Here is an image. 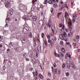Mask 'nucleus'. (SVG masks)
<instances>
[{
    "mask_svg": "<svg viewBox=\"0 0 80 80\" xmlns=\"http://www.w3.org/2000/svg\"><path fill=\"white\" fill-rule=\"evenodd\" d=\"M19 9L20 11L21 12H26L27 9H26V7H25V5L20 4L19 6Z\"/></svg>",
    "mask_w": 80,
    "mask_h": 80,
    "instance_id": "f257e3e1",
    "label": "nucleus"
},
{
    "mask_svg": "<svg viewBox=\"0 0 80 80\" xmlns=\"http://www.w3.org/2000/svg\"><path fill=\"white\" fill-rule=\"evenodd\" d=\"M30 32L29 28L27 27H25L23 30V32L24 33L27 34Z\"/></svg>",
    "mask_w": 80,
    "mask_h": 80,
    "instance_id": "f03ea898",
    "label": "nucleus"
},
{
    "mask_svg": "<svg viewBox=\"0 0 80 80\" xmlns=\"http://www.w3.org/2000/svg\"><path fill=\"white\" fill-rule=\"evenodd\" d=\"M10 30L11 31V32H13V31H15V30H16V27L15 26L12 27H10Z\"/></svg>",
    "mask_w": 80,
    "mask_h": 80,
    "instance_id": "7ed1b4c3",
    "label": "nucleus"
},
{
    "mask_svg": "<svg viewBox=\"0 0 80 80\" xmlns=\"http://www.w3.org/2000/svg\"><path fill=\"white\" fill-rule=\"evenodd\" d=\"M47 26H48L49 28H50V27H51V25H52V22H51V21L50 20H49L48 24H47Z\"/></svg>",
    "mask_w": 80,
    "mask_h": 80,
    "instance_id": "20e7f679",
    "label": "nucleus"
},
{
    "mask_svg": "<svg viewBox=\"0 0 80 80\" xmlns=\"http://www.w3.org/2000/svg\"><path fill=\"white\" fill-rule=\"evenodd\" d=\"M9 15L12 16L13 15V10L12 9H9Z\"/></svg>",
    "mask_w": 80,
    "mask_h": 80,
    "instance_id": "39448f33",
    "label": "nucleus"
},
{
    "mask_svg": "<svg viewBox=\"0 0 80 80\" xmlns=\"http://www.w3.org/2000/svg\"><path fill=\"white\" fill-rule=\"evenodd\" d=\"M10 2H9L5 6L6 8H10Z\"/></svg>",
    "mask_w": 80,
    "mask_h": 80,
    "instance_id": "423d86ee",
    "label": "nucleus"
},
{
    "mask_svg": "<svg viewBox=\"0 0 80 80\" xmlns=\"http://www.w3.org/2000/svg\"><path fill=\"white\" fill-rule=\"evenodd\" d=\"M22 55L24 57H26V56L27 55V53L25 52H23L22 53Z\"/></svg>",
    "mask_w": 80,
    "mask_h": 80,
    "instance_id": "0eeeda50",
    "label": "nucleus"
},
{
    "mask_svg": "<svg viewBox=\"0 0 80 80\" xmlns=\"http://www.w3.org/2000/svg\"><path fill=\"white\" fill-rule=\"evenodd\" d=\"M29 37V38H32L33 36H32V33L31 32H30L28 34Z\"/></svg>",
    "mask_w": 80,
    "mask_h": 80,
    "instance_id": "6e6552de",
    "label": "nucleus"
},
{
    "mask_svg": "<svg viewBox=\"0 0 80 80\" xmlns=\"http://www.w3.org/2000/svg\"><path fill=\"white\" fill-rule=\"evenodd\" d=\"M32 18L34 21H36L37 19V18L36 16H34L32 17Z\"/></svg>",
    "mask_w": 80,
    "mask_h": 80,
    "instance_id": "1a4fd4ad",
    "label": "nucleus"
},
{
    "mask_svg": "<svg viewBox=\"0 0 80 80\" xmlns=\"http://www.w3.org/2000/svg\"><path fill=\"white\" fill-rule=\"evenodd\" d=\"M26 42H27V40H26L25 39H23L22 41V42L23 43H26Z\"/></svg>",
    "mask_w": 80,
    "mask_h": 80,
    "instance_id": "9d476101",
    "label": "nucleus"
},
{
    "mask_svg": "<svg viewBox=\"0 0 80 80\" xmlns=\"http://www.w3.org/2000/svg\"><path fill=\"white\" fill-rule=\"evenodd\" d=\"M63 36L64 37H66L67 36V33L65 32L64 31L63 32Z\"/></svg>",
    "mask_w": 80,
    "mask_h": 80,
    "instance_id": "9b49d317",
    "label": "nucleus"
},
{
    "mask_svg": "<svg viewBox=\"0 0 80 80\" xmlns=\"http://www.w3.org/2000/svg\"><path fill=\"white\" fill-rule=\"evenodd\" d=\"M65 16H64L65 17H67L69 16V15L68 14V13H67V12H66L65 13Z\"/></svg>",
    "mask_w": 80,
    "mask_h": 80,
    "instance_id": "f8f14e48",
    "label": "nucleus"
},
{
    "mask_svg": "<svg viewBox=\"0 0 80 80\" xmlns=\"http://www.w3.org/2000/svg\"><path fill=\"white\" fill-rule=\"evenodd\" d=\"M70 66H71V67H72L74 69H75V67H74V65H73V63H71L70 64Z\"/></svg>",
    "mask_w": 80,
    "mask_h": 80,
    "instance_id": "ddd939ff",
    "label": "nucleus"
},
{
    "mask_svg": "<svg viewBox=\"0 0 80 80\" xmlns=\"http://www.w3.org/2000/svg\"><path fill=\"white\" fill-rule=\"evenodd\" d=\"M61 50L63 53H65V48H61Z\"/></svg>",
    "mask_w": 80,
    "mask_h": 80,
    "instance_id": "4468645a",
    "label": "nucleus"
},
{
    "mask_svg": "<svg viewBox=\"0 0 80 80\" xmlns=\"http://www.w3.org/2000/svg\"><path fill=\"white\" fill-rule=\"evenodd\" d=\"M48 2L49 3V4H53V1L51 0H50L48 1Z\"/></svg>",
    "mask_w": 80,
    "mask_h": 80,
    "instance_id": "2eb2a0df",
    "label": "nucleus"
},
{
    "mask_svg": "<svg viewBox=\"0 0 80 80\" xmlns=\"http://www.w3.org/2000/svg\"><path fill=\"white\" fill-rule=\"evenodd\" d=\"M51 29L53 33H54V32H55V30L54 29V27H52L51 28Z\"/></svg>",
    "mask_w": 80,
    "mask_h": 80,
    "instance_id": "dca6fc26",
    "label": "nucleus"
},
{
    "mask_svg": "<svg viewBox=\"0 0 80 80\" xmlns=\"http://www.w3.org/2000/svg\"><path fill=\"white\" fill-rule=\"evenodd\" d=\"M39 77L41 79H43V76L41 74H39Z\"/></svg>",
    "mask_w": 80,
    "mask_h": 80,
    "instance_id": "f3484780",
    "label": "nucleus"
},
{
    "mask_svg": "<svg viewBox=\"0 0 80 80\" xmlns=\"http://www.w3.org/2000/svg\"><path fill=\"white\" fill-rule=\"evenodd\" d=\"M54 55L56 57H60V55H59V54H57L56 53L54 54Z\"/></svg>",
    "mask_w": 80,
    "mask_h": 80,
    "instance_id": "a211bd4d",
    "label": "nucleus"
},
{
    "mask_svg": "<svg viewBox=\"0 0 80 80\" xmlns=\"http://www.w3.org/2000/svg\"><path fill=\"white\" fill-rule=\"evenodd\" d=\"M73 17V18H76L77 17V15H76V14L75 13H74L72 15Z\"/></svg>",
    "mask_w": 80,
    "mask_h": 80,
    "instance_id": "6ab92c4d",
    "label": "nucleus"
},
{
    "mask_svg": "<svg viewBox=\"0 0 80 80\" xmlns=\"http://www.w3.org/2000/svg\"><path fill=\"white\" fill-rule=\"evenodd\" d=\"M37 0H34V1H32V3L33 5H35V2H37Z\"/></svg>",
    "mask_w": 80,
    "mask_h": 80,
    "instance_id": "aec40b11",
    "label": "nucleus"
},
{
    "mask_svg": "<svg viewBox=\"0 0 80 80\" xmlns=\"http://www.w3.org/2000/svg\"><path fill=\"white\" fill-rule=\"evenodd\" d=\"M66 55L68 57H69V58H71V56H70V55H69L68 53H67L66 54Z\"/></svg>",
    "mask_w": 80,
    "mask_h": 80,
    "instance_id": "412c9836",
    "label": "nucleus"
},
{
    "mask_svg": "<svg viewBox=\"0 0 80 80\" xmlns=\"http://www.w3.org/2000/svg\"><path fill=\"white\" fill-rule=\"evenodd\" d=\"M63 6H61L60 8L59 9V10H63Z\"/></svg>",
    "mask_w": 80,
    "mask_h": 80,
    "instance_id": "4be33fe9",
    "label": "nucleus"
},
{
    "mask_svg": "<svg viewBox=\"0 0 80 80\" xmlns=\"http://www.w3.org/2000/svg\"><path fill=\"white\" fill-rule=\"evenodd\" d=\"M33 68H29V71H32V70H33Z\"/></svg>",
    "mask_w": 80,
    "mask_h": 80,
    "instance_id": "5701e85b",
    "label": "nucleus"
},
{
    "mask_svg": "<svg viewBox=\"0 0 80 80\" xmlns=\"http://www.w3.org/2000/svg\"><path fill=\"white\" fill-rule=\"evenodd\" d=\"M47 37L48 39H50V35H48V36L47 35Z\"/></svg>",
    "mask_w": 80,
    "mask_h": 80,
    "instance_id": "b1692460",
    "label": "nucleus"
},
{
    "mask_svg": "<svg viewBox=\"0 0 80 80\" xmlns=\"http://www.w3.org/2000/svg\"><path fill=\"white\" fill-rule=\"evenodd\" d=\"M50 11L51 13H53V8H51Z\"/></svg>",
    "mask_w": 80,
    "mask_h": 80,
    "instance_id": "393cba45",
    "label": "nucleus"
},
{
    "mask_svg": "<svg viewBox=\"0 0 80 80\" xmlns=\"http://www.w3.org/2000/svg\"><path fill=\"white\" fill-rule=\"evenodd\" d=\"M32 26L33 27H34L35 25V22L34 21H32Z\"/></svg>",
    "mask_w": 80,
    "mask_h": 80,
    "instance_id": "a878e982",
    "label": "nucleus"
},
{
    "mask_svg": "<svg viewBox=\"0 0 80 80\" xmlns=\"http://www.w3.org/2000/svg\"><path fill=\"white\" fill-rule=\"evenodd\" d=\"M25 60H26V61H30V59L28 58H25Z\"/></svg>",
    "mask_w": 80,
    "mask_h": 80,
    "instance_id": "bb28decb",
    "label": "nucleus"
},
{
    "mask_svg": "<svg viewBox=\"0 0 80 80\" xmlns=\"http://www.w3.org/2000/svg\"><path fill=\"white\" fill-rule=\"evenodd\" d=\"M48 75L49 77H51V72H48Z\"/></svg>",
    "mask_w": 80,
    "mask_h": 80,
    "instance_id": "cd10ccee",
    "label": "nucleus"
},
{
    "mask_svg": "<svg viewBox=\"0 0 80 80\" xmlns=\"http://www.w3.org/2000/svg\"><path fill=\"white\" fill-rule=\"evenodd\" d=\"M3 69L5 70L6 69V66H4L2 67Z\"/></svg>",
    "mask_w": 80,
    "mask_h": 80,
    "instance_id": "c85d7f7f",
    "label": "nucleus"
},
{
    "mask_svg": "<svg viewBox=\"0 0 80 80\" xmlns=\"http://www.w3.org/2000/svg\"><path fill=\"white\" fill-rule=\"evenodd\" d=\"M69 72H66V76H67V77H68V76L69 75Z\"/></svg>",
    "mask_w": 80,
    "mask_h": 80,
    "instance_id": "c756f323",
    "label": "nucleus"
},
{
    "mask_svg": "<svg viewBox=\"0 0 80 80\" xmlns=\"http://www.w3.org/2000/svg\"><path fill=\"white\" fill-rule=\"evenodd\" d=\"M42 38H44V33H42Z\"/></svg>",
    "mask_w": 80,
    "mask_h": 80,
    "instance_id": "7c9ffc66",
    "label": "nucleus"
},
{
    "mask_svg": "<svg viewBox=\"0 0 80 80\" xmlns=\"http://www.w3.org/2000/svg\"><path fill=\"white\" fill-rule=\"evenodd\" d=\"M47 1L48 0H45L44 1V4H47Z\"/></svg>",
    "mask_w": 80,
    "mask_h": 80,
    "instance_id": "2f4dec72",
    "label": "nucleus"
},
{
    "mask_svg": "<svg viewBox=\"0 0 80 80\" xmlns=\"http://www.w3.org/2000/svg\"><path fill=\"white\" fill-rule=\"evenodd\" d=\"M63 37V35H62V34H60L59 35V37L61 39L62 37Z\"/></svg>",
    "mask_w": 80,
    "mask_h": 80,
    "instance_id": "473e14b6",
    "label": "nucleus"
},
{
    "mask_svg": "<svg viewBox=\"0 0 80 80\" xmlns=\"http://www.w3.org/2000/svg\"><path fill=\"white\" fill-rule=\"evenodd\" d=\"M76 38L77 39H79L80 38V36L79 35H77V36L76 37Z\"/></svg>",
    "mask_w": 80,
    "mask_h": 80,
    "instance_id": "72a5a7b5",
    "label": "nucleus"
},
{
    "mask_svg": "<svg viewBox=\"0 0 80 80\" xmlns=\"http://www.w3.org/2000/svg\"><path fill=\"white\" fill-rule=\"evenodd\" d=\"M70 32V33H72H72H73V30L71 29Z\"/></svg>",
    "mask_w": 80,
    "mask_h": 80,
    "instance_id": "f704fd0d",
    "label": "nucleus"
},
{
    "mask_svg": "<svg viewBox=\"0 0 80 80\" xmlns=\"http://www.w3.org/2000/svg\"><path fill=\"white\" fill-rule=\"evenodd\" d=\"M20 14L21 13L20 12H18L17 13V15H18V16H20Z\"/></svg>",
    "mask_w": 80,
    "mask_h": 80,
    "instance_id": "c9c22d12",
    "label": "nucleus"
},
{
    "mask_svg": "<svg viewBox=\"0 0 80 80\" xmlns=\"http://www.w3.org/2000/svg\"><path fill=\"white\" fill-rule=\"evenodd\" d=\"M62 68H65V63H63V64L62 66Z\"/></svg>",
    "mask_w": 80,
    "mask_h": 80,
    "instance_id": "e433bc0d",
    "label": "nucleus"
},
{
    "mask_svg": "<svg viewBox=\"0 0 80 80\" xmlns=\"http://www.w3.org/2000/svg\"><path fill=\"white\" fill-rule=\"evenodd\" d=\"M70 65H68L67 66V67L68 68H70Z\"/></svg>",
    "mask_w": 80,
    "mask_h": 80,
    "instance_id": "4c0bfd02",
    "label": "nucleus"
},
{
    "mask_svg": "<svg viewBox=\"0 0 80 80\" xmlns=\"http://www.w3.org/2000/svg\"><path fill=\"white\" fill-rule=\"evenodd\" d=\"M65 6L66 8H68V7L67 6V4H65Z\"/></svg>",
    "mask_w": 80,
    "mask_h": 80,
    "instance_id": "58836bf2",
    "label": "nucleus"
},
{
    "mask_svg": "<svg viewBox=\"0 0 80 80\" xmlns=\"http://www.w3.org/2000/svg\"><path fill=\"white\" fill-rule=\"evenodd\" d=\"M72 21L73 22H75V19H74V18L72 19Z\"/></svg>",
    "mask_w": 80,
    "mask_h": 80,
    "instance_id": "ea45409f",
    "label": "nucleus"
},
{
    "mask_svg": "<svg viewBox=\"0 0 80 80\" xmlns=\"http://www.w3.org/2000/svg\"><path fill=\"white\" fill-rule=\"evenodd\" d=\"M68 24H70V25H72V22L70 21H69L68 22Z\"/></svg>",
    "mask_w": 80,
    "mask_h": 80,
    "instance_id": "a19ab883",
    "label": "nucleus"
},
{
    "mask_svg": "<svg viewBox=\"0 0 80 80\" xmlns=\"http://www.w3.org/2000/svg\"><path fill=\"white\" fill-rule=\"evenodd\" d=\"M53 6L55 8L56 7H57V5L54 4Z\"/></svg>",
    "mask_w": 80,
    "mask_h": 80,
    "instance_id": "79ce46f5",
    "label": "nucleus"
},
{
    "mask_svg": "<svg viewBox=\"0 0 80 80\" xmlns=\"http://www.w3.org/2000/svg\"><path fill=\"white\" fill-rule=\"evenodd\" d=\"M48 43H50V42H51V40H50V39H48Z\"/></svg>",
    "mask_w": 80,
    "mask_h": 80,
    "instance_id": "37998d69",
    "label": "nucleus"
},
{
    "mask_svg": "<svg viewBox=\"0 0 80 80\" xmlns=\"http://www.w3.org/2000/svg\"><path fill=\"white\" fill-rule=\"evenodd\" d=\"M61 53V56L62 57H63V53Z\"/></svg>",
    "mask_w": 80,
    "mask_h": 80,
    "instance_id": "c03bdc74",
    "label": "nucleus"
},
{
    "mask_svg": "<svg viewBox=\"0 0 80 80\" xmlns=\"http://www.w3.org/2000/svg\"><path fill=\"white\" fill-rule=\"evenodd\" d=\"M53 65L54 66V67H56V63H54Z\"/></svg>",
    "mask_w": 80,
    "mask_h": 80,
    "instance_id": "a18cd8bd",
    "label": "nucleus"
},
{
    "mask_svg": "<svg viewBox=\"0 0 80 80\" xmlns=\"http://www.w3.org/2000/svg\"><path fill=\"white\" fill-rule=\"evenodd\" d=\"M17 49H18V48H15L14 49L15 50V51L16 52H18V50H17Z\"/></svg>",
    "mask_w": 80,
    "mask_h": 80,
    "instance_id": "49530a36",
    "label": "nucleus"
},
{
    "mask_svg": "<svg viewBox=\"0 0 80 80\" xmlns=\"http://www.w3.org/2000/svg\"><path fill=\"white\" fill-rule=\"evenodd\" d=\"M54 40L53 39H52L51 41V42H52V43H54Z\"/></svg>",
    "mask_w": 80,
    "mask_h": 80,
    "instance_id": "de8ad7c7",
    "label": "nucleus"
},
{
    "mask_svg": "<svg viewBox=\"0 0 80 80\" xmlns=\"http://www.w3.org/2000/svg\"><path fill=\"white\" fill-rule=\"evenodd\" d=\"M5 27H8V24L7 23H6L5 25Z\"/></svg>",
    "mask_w": 80,
    "mask_h": 80,
    "instance_id": "09e8293b",
    "label": "nucleus"
},
{
    "mask_svg": "<svg viewBox=\"0 0 80 80\" xmlns=\"http://www.w3.org/2000/svg\"><path fill=\"white\" fill-rule=\"evenodd\" d=\"M72 45L73 46H75V45H76V43H73Z\"/></svg>",
    "mask_w": 80,
    "mask_h": 80,
    "instance_id": "8fccbe9b",
    "label": "nucleus"
},
{
    "mask_svg": "<svg viewBox=\"0 0 80 80\" xmlns=\"http://www.w3.org/2000/svg\"><path fill=\"white\" fill-rule=\"evenodd\" d=\"M60 27H61V28H62V24H60L59 25Z\"/></svg>",
    "mask_w": 80,
    "mask_h": 80,
    "instance_id": "3c124183",
    "label": "nucleus"
},
{
    "mask_svg": "<svg viewBox=\"0 0 80 80\" xmlns=\"http://www.w3.org/2000/svg\"><path fill=\"white\" fill-rule=\"evenodd\" d=\"M36 58H37V57H38V54H37V52H36Z\"/></svg>",
    "mask_w": 80,
    "mask_h": 80,
    "instance_id": "603ef678",
    "label": "nucleus"
},
{
    "mask_svg": "<svg viewBox=\"0 0 80 80\" xmlns=\"http://www.w3.org/2000/svg\"><path fill=\"white\" fill-rule=\"evenodd\" d=\"M34 46H36V42H35L33 44Z\"/></svg>",
    "mask_w": 80,
    "mask_h": 80,
    "instance_id": "864d4df0",
    "label": "nucleus"
},
{
    "mask_svg": "<svg viewBox=\"0 0 80 80\" xmlns=\"http://www.w3.org/2000/svg\"><path fill=\"white\" fill-rule=\"evenodd\" d=\"M64 38L63 37V36H62L61 38V40H63V39Z\"/></svg>",
    "mask_w": 80,
    "mask_h": 80,
    "instance_id": "5fc2aeb1",
    "label": "nucleus"
},
{
    "mask_svg": "<svg viewBox=\"0 0 80 80\" xmlns=\"http://www.w3.org/2000/svg\"><path fill=\"white\" fill-rule=\"evenodd\" d=\"M35 73H36V76H37V73H38V72L37 71H36V72H35Z\"/></svg>",
    "mask_w": 80,
    "mask_h": 80,
    "instance_id": "6e6d98bb",
    "label": "nucleus"
},
{
    "mask_svg": "<svg viewBox=\"0 0 80 80\" xmlns=\"http://www.w3.org/2000/svg\"><path fill=\"white\" fill-rule=\"evenodd\" d=\"M10 49H8L7 50V52H10Z\"/></svg>",
    "mask_w": 80,
    "mask_h": 80,
    "instance_id": "4d7b16f0",
    "label": "nucleus"
},
{
    "mask_svg": "<svg viewBox=\"0 0 80 80\" xmlns=\"http://www.w3.org/2000/svg\"><path fill=\"white\" fill-rule=\"evenodd\" d=\"M58 72L59 73V74H60V73H61V72L60 70L59 71H58Z\"/></svg>",
    "mask_w": 80,
    "mask_h": 80,
    "instance_id": "13d9d810",
    "label": "nucleus"
},
{
    "mask_svg": "<svg viewBox=\"0 0 80 80\" xmlns=\"http://www.w3.org/2000/svg\"><path fill=\"white\" fill-rule=\"evenodd\" d=\"M55 74H57V71H55Z\"/></svg>",
    "mask_w": 80,
    "mask_h": 80,
    "instance_id": "bf43d9fd",
    "label": "nucleus"
},
{
    "mask_svg": "<svg viewBox=\"0 0 80 80\" xmlns=\"http://www.w3.org/2000/svg\"><path fill=\"white\" fill-rule=\"evenodd\" d=\"M60 15H61L60 13H58V16H59Z\"/></svg>",
    "mask_w": 80,
    "mask_h": 80,
    "instance_id": "052dcab7",
    "label": "nucleus"
},
{
    "mask_svg": "<svg viewBox=\"0 0 80 80\" xmlns=\"http://www.w3.org/2000/svg\"><path fill=\"white\" fill-rule=\"evenodd\" d=\"M2 47H3V46H2V45L1 44H0V47L1 48H2Z\"/></svg>",
    "mask_w": 80,
    "mask_h": 80,
    "instance_id": "680f3d73",
    "label": "nucleus"
},
{
    "mask_svg": "<svg viewBox=\"0 0 80 80\" xmlns=\"http://www.w3.org/2000/svg\"><path fill=\"white\" fill-rule=\"evenodd\" d=\"M53 34H54V33H51V36H53Z\"/></svg>",
    "mask_w": 80,
    "mask_h": 80,
    "instance_id": "e2e57ef3",
    "label": "nucleus"
},
{
    "mask_svg": "<svg viewBox=\"0 0 80 80\" xmlns=\"http://www.w3.org/2000/svg\"><path fill=\"white\" fill-rule=\"evenodd\" d=\"M60 3H61V4H63V1H62Z\"/></svg>",
    "mask_w": 80,
    "mask_h": 80,
    "instance_id": "0e129e2a",
    "label": "nucleus"
},
{
    "mask_svg": "<svg viewBox=\"0 0 80 80\" xmlns=\"http://www.w3.org/2000/svg\"><path fill=\"white\" fill-rule=\"evenodd\" d=\"M68 37H70V34L69 33H68Z\"/></svg>",
    "mask_w": 80,
    "mask_h": 80,
    "instance_id": "69168bd1",
    "label": "nucleus"
},
{
    "mask_svg": "<svg viewBox=\"0 0 80 80\" xmlns=\"http://www.w3.org/2000/svg\"><path fill=\"white\" fill-rule=\"evenodd\" d=\"M65 63H66V64H65V65H68V63H67V62H65Z\"/></svg>",
    "mask_w": 80,
    "mask_h": 80,
    "instance_id": "338daca9",
    "label": "nucleus"
},
{
    "mask_svg": "<svg viewBox=\"0 0 80 80\" xmlns=\"http://www.w3.org/2000/svg\"><path fill=\"white\" fill-rule=\"evenodd\" d=\"M64 30V28H62L61 29V31H62V30Z\"/></svg>",
    "mask_w": 80,
    "mask_h": 80,
    "instance_id": "774afa93",
    "label": "nucleus"
}]
</instances>
